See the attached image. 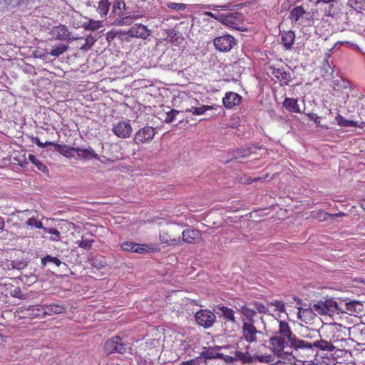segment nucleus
Here are the masks:
<instances>
[{"instance_id":"nucleus-6","label":"nucleus","mask_w":365,"mask_h":365,"mask_svg":"<svg viewBox=\"0 0 365 365\" xmlns=\"http://www.w3.org/2000/svg\"><path fill=\"white\" fill-rule=\"evenodd\" d=\"M262 332L257 329L252 322H242L241 338L249 344L257 343Z\"/></svg>"},{"instance_id":"nucleus-44","label":"nucleus","mask_w":365,"mask_h":365,"mask_svg":"<svg viewBox=\"0 0 365 365\" xmlns=\"http://www.w3.org/2000/svg\"><path fill=\"white\" fill-rule=\"evenodd\" d=\"M168 7L170 9L175 11H182L185 9L186 6L182 3L170 2L167 4Z\"/></svg>"},{"instance_id":"nucleus-17","label":"nucleus","mask_w":365,"mask_h":365,"mask_svg":"<svg viewBox=\"0 0 365 365\" xmlns=\"http://www.w3.org/2000/svg\"><path fill=\"white\" fill-rule=\"evenodd\" d=\"M308 14L302 5L294 7L289 12V19L292 23L302 24L303 16Z\"/></svg>"},{"instance_id":"nucleus-55","label":"nucleus","mask_w":365,"mask_h":365,"mask_svg":"<svg viewBox=\"0 0 365 365\" xmlns=\"http://www.w3.org/2000/svg\"><path fill=\"white\" fill-rule=\"evenodd\" d=\"M354 306V304H347V309L348 310H351L352 309V307Z\"/></svg>"},{"instance_id":"nucleus-51","label":"nucleus","mask_w":365,"mask_h":365,"mask_svg":"<svg viewBox=\"0 0 365 365\" xmlns=\"http://www.w3.org/2000/svg\"><path fill=\"white\" fill-rule=\"evenodd\" d=\"M318 218H319L320 220H324L327 219V217L329 215L330 216L329 214H328L327 212H324V211H319L318 212Z\"/></svg>"},{"instance_id":"nucleus-22","label":"nucleus","mask_w":365,"mask_h":365,"mask_svg":"<svg viewBox=\"0 0 365 365\" xmlns=\"http://www.w3.org/2000/svg\"><path fill=\"white\" fill-rule=\"evenodd\" d=\"M43 305L46 316L63 313L66 309V307L63 304H46Z\"/></svg>"},{"instance_id":"nucleus-33","label":"nucleus","mask_w":365,"mask_h":365,"mask_svg":"<svg viewBox=\"0 0 365 365\" xmlns=\"http://www.w3.org/2000/svg\"><path fill=\"white\" fill-rule=\"evenodd\" d=\"M250 305L254 307L253 309L256 311V313L266 314L268 312L267 307L261 302L254 300L250 302Z\"/></svg>"},{"instance_id":"nucleus-43","label":"nucleus","mask_w":365,"mask_h":365,"mask_svg":"<svg viewBox=\"0 0 365 365\" xmlns=\"http://www.w3.org/2000/svg\"><path fill=\"white\" fill-rule=\"evenodd\" d=\"M215 356L217 359H223L226 363L232 364L235 362V358L232 356L225 355L222 353H216Z\"/></svg>"},{"instance_id":"nucleus-26","label":"nucleus","mask_w":365,"mask_h":365,"mask_svg":"<svg viewBox=\"0 0 365 365\" xmlns=\"http://www.w3.org/2000/svg\"><path fill=\"white\" fill-rule=\"evenodd\" d=\"M341 346H339V344H334V351H332V354L336 359L344 358L347 360L351 356V352L346 349L347 345L343 346V344H341Z\"/></svg>"},{"instance_id":"nucleus-37","label":"nucleus","mask_w":365,"mask_h":365,"mask_svg":"<svg viewBox=\"0 0 365 365\" xmlns=\"http://www.w3.org/2000/svg\"><path fill=\"white\" fill-rule=\"evenodd\" d=\"M26 225L27 226L35 227L36 229H43L45 228L43 225L42 222L37 220L35 217H31L28 219L26 222Z\"/></svg>"},{"instance_id":"nucleus-24","label":"nucleus","mask_w":365,"mask_h":365,"mask_svg":"<svg viewBox=\"0 0 365 365\" xmlns=\"http://www.w3.org/2000/svg\"><path fill=\"white\" fill-rule=\"evenodd\" d=\"M234 355L235 361H240L242 364H252L254 362V357H252V355H251L247 351L245 352L235 351L234 352Z\"/></svg>"},{"instance_id":"nucleus-62","label":"nucleus","mask_w":365,"mask_h":365,"mask_svg":"<svg viewBox=\"0 0 365 365\" xmlns=\"http://www.w3.org/2000/svg\"><path fill=\"white\" fill-rule=\"evenodd\" d=\"M363 365H365V363Z\"/></svg>"},{"instance_id":"nucleus-54","label":"nucleus","mask_w":365,"mask_h":365,"mask_svg":"<svg viewBox=\"0 0 365 365\" xmlns=\"http://www.w3.org/2000/svg\"><path fill=\"white\" fill-rule=\"evenodd\" d=\"M225 24L227 25H231L233 27V24L229 19H225Z\"/></svg>"},{"instance_id":"nucleus-53","label":"nucleus","mask_w":365,"mask_h":365,"mask_svg":"<svg viewBox=\"0 0 365 365\" xmlns=\"http://www.w3.org/2000/svg\"><path fill=\"white\" fill-rule=\"evenodd\" d=\"M5 226L4 220L2 217L0 216V230H3Z\"/></svg>"},{"instance_id":"nucleus-15","label":"nucleus","mask_w":365,"mask_h":365,"mask_svg":"<svg viewBox=\"0 0 365 365\" xmlns=\"http://www.w3.org/2000/svg\"><path fill=\"white\" fill-rule=\"evenodd\" d=\"M51 34L55 39L61 41H69L71 39V32L68 27L63 24L53 26Z\"/></svg>"},{"instance_id":"nucleus-58","label":"nucleus","mask_w":365,"mask_h":365,"mask_svg":"<svg viewBox=\"0 0 365 365\" xmlns=\"http://www.w3.org/2000/svg\"><path fill=\"white\" fill-rule=\"evenodd\" d=\"M343 365H356V364H354V363H347V364H343Z\"/></svg>"},{"instance_id":"nucleus-45","label":"nucleus","mask_w":365,"mask_h":365,"mask_svg":"<svg viewBox=\"0 0 365 365\" xmlns=\"http://www.w3.org/2000/svg\"><path fill=\"white\" fill-rule=\"evenodd\" d=\"M96 39H95L93 37H92L91 36H88L86 39H85V44H83L82 46H81V49H84V50H88L90 49L92 46L94 44V43L96 42Z\"/></svg>"},{"instance_id":"nucleus-52","label":"nucleus","mask_w":365,"mask_h":365,"mask_svg":"<svg viewBox=\"0 0 365 365\" xmlns=\"http://www.w3.org/2000/svg\"><path fill=\"white\" fill-rule=\"evenodd\" d=\"M201 354L202 356H204L205 359H217V357L215 356V354H213L211 352H207V353L202 352Z\"/></svg>"},{"instance_id":"nucleus-25","label":"nucleus","mask_w":365,"mask_h":365,"mask_svg":"<svg viewBox=\"0 0 365 365\" xmlns=\"http://www.w3.org/2000/svg\"><path fill=\"white\" fill-rule=\"evenodd\" d=\"M283 106L290 113H300V108L297 99L292 98H285Z\"/></svg>"},{"instance_id":"nucleus-11","label":"nucleus","mask_w":365,"mask_h":365,"mask_svg":"<svg viewBox=\"0 0 365 365\" xmlns=\"http://www.w3.org/2000/svg\"><path fill=\"white\" fill-rule=\"evenodd\" d=\"M181 242L187 244H198L203 242L200 230L194 228H187L180 233Z\"/></svg>"},{"instance_id":"nucleus-30","label":"nucleus","mask_w":365,"mask_h":365,"mask_svg":"<svg viewBox=\"0 0 365 365\" xmlns=\"http://www.w3.org/2000/svg\"><path fill=\"white\" fill-rule=\"evenodd\" d=\"M347 5L359 13L365 11V0H349Z\"/></svg>"},{"instance_id":"nucleus-32","label":"nucleus","mask_w":365,"mask_h":365,"mask_svg":"<svg viewBox=\"0 0 365 365\" xmlns=\"http://www.w3.org/2000/svg\"><path fill=\"white\" fill-rule=\"evenodd\" d=\"M41 262L43 267H46L48 262L54 263L57 267H60L62 264L61 261L58 257L51 255H46L41 258Z\"/></svg>"},{"instance_id":"nucleus-41","label":"nucleus","mask_w":365,"mask_h":365,"mask_svg":"<svg viewBox=\"0 0 365 365\" xmlns=\"http://www.w3.org/2000/svg\"><path fill=\"white\" fill-rule=\"evenodd\" d=\"M43 230L52 235L53 236L51 237V240L52 241H58L61 237V233L58 230H57L56 228H43Z\"/></svg>"},{"instance_id":"nucleus-27","label":"nucleus","mask_w":365,"mask_h":365,"mask_svg":"<svg viewBox=\"0 0 365 365\" xmlns=\"http://www.w3.org/2000/svg\"><path fill=\"white\" fill-rule=\"evenodd\" d=\"M338 125L341 127H361L363 123L358 121L346 120L340 114H338L335 118Z\"/></svg>"},{"instance_id":"nucleus-3","label":"nucleus","mask_w":365,"mask_h":365,"mask_svg":"<svg viewBox=\"0 0 365 365\" xmlns=\"http://www.w3.org/2000/svg\"><path fill=\"white\" fill-rule=\"evenodd\" d=\"M120 248L125 252L138 254L156 252L159 249L152 244H140L132 241H125L120 244Z\"/></svg>"},{"instance_id":"nucleus-1","label":"nucleus","mask_w":365,"mask_h":365,"mask_svg":"<svg viewBox=\"0 0 365 365\" xmlns=\"http://www.w3.org/2000/svg\"><path fill=\"white\" fill-rule=\"evenodd\" d=\"M278 330L269 339V348L273 354L279 358L288 359L292 356V350H307L312 354L314 348L322 351H334V344L326 339L317 340L313 343L299 339L292 332L288 322L278 321Z\"/></svg>"},{"instance_id":"nucleus-46","label":"nucleus","mask_w":365,"mask_h":365,"mask_svg":"<svg viewBox=\"0 0 365 365\" xmlns=\"http://www.w3.org/2000/svg\"><path fill=\"white\" fill-rule=\"evenodd\" d=\"M323 304L325 306V309L329 312H333L334 309L337 307L336 302L331 300H326L325 302H322Z\"/></svg>"},{"instance_id":"nucleus-34","label":"nucleus","mask_w":365,"mask_h":365,"mask_svg":"<svg viewBox=\"0 0 365 365\" xmlns=\"http://www.w3.org/2000/svg\"><path fill=\"white\" fill-rule=\"evenodd\" d=\"M312 310L320 315H327L329 314L322 301L314 304L312 307Z\"/></svg>"},{"instance_id":"nucleus-31","label":"nucleus","mask_w":365,"mask_h":365,"mask_svg":"<svg viewBox=\"0 0 365 365\" xmlns=\"http://www.w3.org/2000/svg\"><path fill=\"white\" fill-rule=\"evenodd\" d=\"M28 158L33 164L37 167L38 170L42 171L43 173L48 172V168L34 155L29 154Z\"/></svg>"},{"instance_id":"nucleus-42","label":"nucleus","mask_w":365,"mask_h":365,"mask_svg":"<svg viewBox=\"0 0 365 365\" xmlns=\"http://www.w3.org/2000/svg\"><path fill=\"white\" fill-rule=\"evenodd\" d=\"M102 26L101 21H93L91 20L86 26H85L86 30L95 31L100 29Z\"/></svg>"},{"instance_id":"nucleus-40","label":"nucleus","mask_w":365,"mask_h":365,"mask_svg":"<svg viewBox=\"0 0 365 365\" xmlns=\"http://www.w3.org/2000/svg\"><path fill=\"white\" fill-rule=\"evenodd\" d=\"M93 242L94 241L93 240L83 238L81 240L77 241L76 243L79 247L83 248L85 250H89L91 248Z\"/></svg>"},{"instance_id":"nucleus-38","label":"nucleus","mask_w":365,"mask_h":365,"mask_svg":"<svg viewBox=\"0 0 365 365\" xmlns=\"http://www.w3.org/2000/svg\"><path fill=\"white\" fill-rule=\"evenodd\" d=\"M254 357V360L256 359L257 361L261 363H271L273 361V358L270 354L267 355H259V354H254L252 356Z\"/></svg>"},{"instance_id":"nucleus-48","label":"nucleus","mask_w":365,"mask_h":365,"mask_svg":"<svg viewBox=\"0 0 365 365\" xmlns=\"http://www.w3.org/2000/svg\"><path fill=\"white\" fill-rule=\"evenodd\" d=\"M271 304L274 307H275L277 310H279L281 312H285V305L284 303L282 301L279 300H274L271 303Z\"/></svg>"},{"instance_id":"nucleus-59","label":"nucleus","mask_w":365,"mask_h":365,"mask_svg":"<svg viewBox=\"0 0 365 365\" xmlns=\"http://www.w3.org/2000/svg\"><path fill=\"white\" fill-rule=\"evenodd\" d=\"M362 207L365 210V200H364V202L362 203Z\"/></svg>"},{"instance_id":"nucleus-23","label":"nucleus","mask_w":365,"mask_h":365,"mask_svg":"<svg viewBox=\"0 0 365 365\" xmlns=\"http://www.w3.org/2000/svg\"><path fill=\"white\" fill-rule=\"evenodd\" d=\"M282 42L286 49H289L294 44L295 40V34L293 31H287L282 33Z\"/></svg>"},{"instance_id":"nucleus-14","label":"nucleus","mask_w":365,"mask_h":365,"mask_svg":"<svg viewBox=\"0 0 365 365\" xmlns=\"http://www.w3.org/2000/svg\"><path fill=\"white\" fill-rule=\"evenodd\" d=\"M195 317L197 324L205 328L211 327L215 321V314L209 310H200Z\"/></svg>"},{"instance_id":"nucleus-20","label":"nucleus","mask_w":365,"mask_h":365,"mask_svg":"<svg viewBox=\"0 0 365 365\" xmlns=\"http://www.w3.org/2000/svg\"><path fill=\"white\" fill-rule=\"evenodd\" d=\"M217 310V314H219L220 317H223L225 320L232 323L237 322L235 312L232 309L223 305H218Z\"/></svg>"},{"instance_id":"nucleus-29","label":"nucleus","mask_w":365,"mask_h":365,"mask_svg":"<svg viewBox=\"0 0 365 365\" xmlns=\"http://www.w3.org/2000/svg\"><path fill=\"white\" fill-rule=\"evenodd\" d=\"M110 6V3L108 0H101L98 2L96 11L101 17L105 18L109 11Z\"/></svg>"},{"instance_id":"nucleus-13","label":"nucleus","mask_w":365,"mask_h":365,"mask_svg":"<svg viewBox=\"0 0 365 365\" xmlns=\"http://www.w3.org/2000/svg\"><path fill=\"white\" fill-rule=\"evenodd\" d=\"M131 38L146 39L150 35V30L143 24H136L123 34Z\"/></svg>"},{"instance_id":"nucleus-56","label":"nucleus","mask_w":365,"mask_h":365,"mask_svg":"<svg viewBox=\"0 0 365 365\" xmlns=\"http://www.w3.org/2000/svg\"><path fill=\"white\" fill-rule=\"evenodd\" d=\"M255 180H257V179H254V180H252V179H248V180H247V183H248V184H250V183H252L253 181H255Z\"/></svg>"},{"instance_id":"nucleus-4","label":"nucleus","mask_w":365,"mask_h":365,"mask_svg":"<svg viewBox=\"0 0 365 365\" xmlns=\"http://www.w3.org/2000/svg\"><path fill=\"white\" fill-rule=\"evenodd\" d=\"M159 239L161 243L168 245H180V231L176 226H169L160 232Z\"/></svg>"},{"instance_id":"nucleus-60","label":"nucleus","mask_w":365,"mask_h":365,"mask_svg":"<svg viewBox=\"0 0 365 365\" xmlns=\"http://www.w3.org/2000/svg\"><path fill=\"white\" fill-rule=\"evenodd\" d=\"M329 56L328 54H327L326 61H327V63H328V58H329Z\"/></svg>"},{"instance_id":"nucleus-19","label":"nucleus","mask_w":365,"mask_h":365,"mask_svg":"<svg viewBox=\"0 0 365 365\" xmlns=\"http://www.w3.org/2000/svg\"><path fill=\"white\" fill-rule=\"evenodd\" d=\"M272 74L280 82L282 85H288L292 81V73L285 71L284 68H274Z\"/></svg>"},{"instance_id":"nucleus-8","label":"nucleus","mask_w":365,"mask_h":365,"mask_svg":"<svg viewBox=\"0 0 365 365\" xmlns=\"http://www.w3.org/2000/svg\"><path fill=\"white\" fill-rule=\"evenodd\" d=\"M156 129L152 126H144L138 130L133 138L135 144L141 145L150 143L155 135Z\"/></svg>"},{"instance_id":"nucleus-16","label":"nucleus","mask_w":365,"mask_h":365,"mask_svg":"<svg viewBox=\"0 0 365 365\" xmlns=\"http://www.w3.org/2000/svg\"><path fill=\"white\" fill-rule=\"evenodd\" d=\"M242 98L240 95L235 92H227L222 99L223 105L228 109H232L235 106L242 103Z\"/></svg>"},{"instance_id":"nucleus-28","label":"nucleus","mask_w":365,"mask_h":365,"mask_svg":"<svg viewBox=\"0 0 365 365\" xmlns=\"http://www.w3.org/2000/svg\"><path fill=\"white\" fill-rule=\"evenodd\" d=\"M28 311L32 317H43L46 316L44 305H34L29 307Z\"/></svg>"},{"instance_id":"nucleus-7","label":"nucleus","mask_w":365,"mask_h":365,"mask_svg":"<svg viewBox=\"0 0 365 365\" xmlns=\"http://www.w3.org/2000/svg\"><path fill=\"white\" fill-rule=\"evenodd\" d=\"M33 143H34L38 147L41 148H44L47 145H53L55 150L58 152L63 157L67 158H71L73 157V154L76 152L75 147L68 146L67 145H61L58 143H56L53 142L47 141L46 143H43L40 140V139L37 137L33 138Z\"/></svg>"},{"instance_id":"nucleus-57","label":"nucleus","mask_w":365,"mask_h":365,"mask_svg":"<svg viewBox=\"0 0 365 365\" xmlns=\"http://www.w3.org/2000/svg\"><path fill=\"white\" fill-rule=\"evenodd\" d=\"M334 365H343V362L341 361H337Z\"/></svg>"},{"instance_id":"nucleus-47","label":"nucleus","mask_w":365,"mask_h":365,"mask_svg":"<svg viewBox=\"0 0 365 365\" xmlns=\"http://www.w3.org/2000/svg\"><path fill=\"white\" fill-rule=\"evenodd\" d=\"M178 113V111L175 110H171L170 111L166 113V117L165 118V121L166 123H171L175 118L176 115Z\"/></svg>"},{"instance_id":"nucleus-39","label":"nucleus","mask_w":365,"mask_h":365,"mask_svg":"<svg viewBox=\"0 0 365 365\" xmlns=\"http://www.w3.org/2000/svg\"><path fill=\"white\" fill-rule=\"evenodd\" d=\"M307 115L310 120H312L315 123L317 126L321 127L327 130L329 128V127L327 125L321 124L319 120L322 118V117L318 116L317 114L309 113L307 114Z\"/></svg>"},{"instance_id":"nucleus-21","label":"nucleus","mask_w":365,"mask_h":365,"mask_svg":"<svg viewBox=\"0 0 365 365\" xmlns=\"http://www.w3.org/2000/svg\"><path fill=\"white\" fill-rule=\"evenodd\" d=\"M76 152L77 153V155L78 158L85 159V160H90L92 158L98 160L99 155L97 154L93 149H86V148H75Z\"/></svg>"},{"instance_id":"nucleus-10","label":"nucleus","mask_w":365,"mask_h":365,"mask_svg":"<svg viewBox=\"0 0 365 365\" xmlns=\"http://www.w3.org/2000/svg\"><path fill=\"white\" fill-rule=\"evenodd\" d=\"M125 8L126 5L123 1L116 0L113 2L112 6V12L120 16L115 20V24L116 25L122 26L124 24H130L131 17L130 16L121 17V16L123 15V13L125 11Z\"/></svg>"},{"instance_id":"nucleus-50","label":"nucleus","mask_w":365,"mask_h":365,"mask_svg":"<svg viewBox=\"0 0 365 365\" xmlns=\"http://www.w3.org/2000/svg\"><path fill=\"white\" fill-rule=\"evenodd\" d=\"M335 1V0H317L315 2L316 5L319 4H329V6L331 7L333 6V3Z\"/></svg>"},{"instance_id":"nucleus-35","label":"nucleus","mask_w":365,"mask_h":365,"mask_svg":"<svg viewBox=\"0 0 365 365\" xmlns=\"http://www.w3.org/2000/svg\"><path fill=\"white\" fill-rule=\"evenodd\" d=\"M213 108L211 106H202L201 107H192L190 109H187V112H192L194 115H202L205 111L212 110Z\"/></svg>"},{"instance_id":"nucleus-49","label":"nucleus","mask_w":365,"mask_h":365,"mask_svg":"<svg viewBox=\"0 0 365 365\" xmlns=\"http://www.w3.org/2000/svg\"><path fill=\"white\" fill-rule=\"evenodd\" d=\"M200 356H198L188 361H182L179 365H200Z\"/></svg>"},{"instance_id":"nucleus-61","label":"nucleus","mask_w":365,"mask_h":365,"mask_svg":"<svg viewBox=\"0 0 365 365\" xmlns=\"http://www.w3.org/2000/svg\"><path fill=\"white\" fill-rule=\"evenodd\" d=\"M124 39L126 40V41H128V38H126V37H125Z\"/></svg>"},{"instance_id":"nucleus-18","label":"nucleus","mask_w":365,"mask_h":365,"mask_svg":"<svg viewBox=\"0 0 365 365\" xmlns=\"http://www.w3.org/2000/svg\"><path fill=\"white\" fill-rule=\"evenodd\" d=\"M236 310L240 312L247 320L246 322H254V317L256 315V311L247 306V302H243L242 304L235 305Z\"/></svg>"},{"instance_id":"nucleus-5","label":"nucleus","mask_w":365,"mask_h":365,"mask_svg":"<svg viewBox=\"0 0 365 365\" xmlns=\"http://www.w3.org/2000/svg\"><path fill=\"white\" fill-rule=\"evenodd\" d=\"M127 344L119 336H114L107 339L103 345V350L107 356L114 353L125 354L127 353Z\"/></svg>"},{"instance_id":"nucleus-2","label":"nucleus","mask_w":365,"mask_h":365,"mask_svg":"<svg viewBox=\"0 0 365 365\" xmlns=\"http://www.w3.org/2000/svg\"><path fill=\"white\" fill-rule=\"evenodd\" d=\"M325 337L335 345L342 346L341 344L348 345L346 339V327L338 324H334L324 329Z\"/></svg>"},{"instance_id":"nucleus-36","label":"nucleus","mask_w":365,"mask_h":365,"mask_svg":"<svg viewBox=\"0 0 365 365\" xmlns=\"http://www.w3.org/2000/svg\"><path fill=\"white\" fill-rule=\"evenodd\" d=\"M68 49V45H59L53 48H52L50 51V55L54 57H58L64 52H66Z\"/></svg>"},{"instance_id":"nucleus-12","label":"nucleus","mask_w":365,"mask_h":365,"mask_svg":"<svg viewBox=\"0 0 365 365\" xmlns=\"http://www.w3.org/2000/svg\"><path fill=\"white\" fill-rule=\"evenodd\" d=\"M112 131L118 138H128L130 136L133 128L129 120H120L113 125Z\"/></svg>"},{"instance_id":"nucleus-9","label":"nucleus","mask_w":365,"mask_h":365,"mask_svg":"<svg viewBox=\"0 0 365 365\" xmlns=\"http://www.w3.org/2000/svg\"><path fill=\"white\" fill-rule=\"evenodd\" d=\"M236 43L235 38L229 34L222 35L214 39L215 48L221 52L230 51Z\"/></svg>"}]
</instances>
